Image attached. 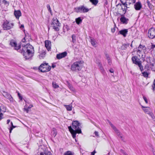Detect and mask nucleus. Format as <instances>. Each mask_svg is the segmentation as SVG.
I'll use <instances>...</instances> for the list:
<instances>
[{
    "instance_id": "1",
    "label": "nucleus",
    "mask_w": 155,
    "mask_h": 155,
    "mask_svg": "<svg viewBox=\"0 0 155 155\" xmlns=\"http://www.w3.org/2000/svg\"><path fill=\"white\" fill-rule=\"evenodd\" d=\"M72 128L71 126H69L68 128L72 137L75 138L76 133L80 134L81 133V131L80 128L81 124L77 120L73 121L72 122Z\"/></svg>"
},
{
    "instance_id": "2",
    "label": "nucleus",
    "mask_w": 155,
    "mask_h": 155,
    "mask_svg": "<svg viewBox=\"0 0 155 155\" xmlns=\"http://www.w3.org/2000/svg\"><path fill=\"white\" fill-rule=\"evenodd\" d=\"M51 25L55 31H58L59 30L61 24L57 18H54L51 21Z\"/></svg>"
},
{
    "instance_id": "3",
    "label": "nucleus",
    "mask_w": 155,
    "mask_h": 155,
    "mask_svg": "<svg viewBox=\"0 0 155 155\" xmlns=\"http://www.w3.org/2000/svg\"><path fill=\"white\" fill-rule=\"evenodd\" d=\"M29 52L31 53H34V47L30 44H27L23 46L22 49L19 50L18 52L22 53L23 51Z\"/></svg>"
},
{
    "instance_id": "4",
    "label": "nucleus",
    "mask_w": 155,
    "mask_h": 155,
    "mask_svg": "<svg viewBox=\"0 0 155 155\" xmlns=\"http://www.w3.org/2000/svg\"><path fill=\"white\" fill-rule=\"evenodd\" d=\"M51 67L48 65V63H45L41 64L39 68V70L42 72H46L50 70Z\"/></svg>"
},
{
    "instance_id": "5",
    "label": "nucleus",
    "mask_w": 155,
    "mask_h": 155,
    "mask_svg": "<svg viewBox=\"0 0 155 155\" xmlns=\"http://www.w3.org/2000/svg\"><path fill=\"white\" fill-rule=\"evenodd\" d=\"M82 62L81 61L74 62L71 66V69L72 71H79L81 69Z\"/></svg>"
},
{
    "instance_id": "6",
    "label": "nucleus",
    "mask_w": 155,
    "mask_h": 155,
    "mask_svg": "<svg viewBox=\"0 0 155 155\" xmlns=\"http://www.w3.org/2000/svg\"><path fill=\"white\" fill-rule=\"evenodd\" d=\"M111 128L115 132L117 135L120 137L122 140L124 139V137L122 134L120 133V131L117 129V128L109 120H107Z\"/></svg>"
},
{
    "instance_id": "7",
    "label": "nucleus",
    "mask_w": 155,
    "mask_h": 155,
    "mask_svg": "<svg viewBox=\"0 0 155 155\" xmlns=\"http://www.w3.org/2000/svg\"><path fill=\"white\" fill-rule=\"evenodd\" d=\"M75 12L77 13H86L87 12L89 9L84 5H81L74 8Z\"/></svg>"
},
{
    "instance_id": "8",
    "label": "nucleus",
    "mask_w": 155,
    "mask_h": 155,
    "mask_svg": "<svg viewBox=\"0 0 155 155\" xmlns=\"http://www.w3.org/2000/svg\"><path fill=\"white\" fill-rule=\"evenodd\" d=\"M14 26V24L11 23L7 21H5L3 25V28L4 30H8L12 28Z\"/></svg>"
},
{
    "instance_id": "9",
    "label": "nucleus",
    "mask_w": 155,
    "mask_h": 155,
    "mask_svg": "<svg viewBox=\"0 0 155 155\" xmlns=\"http://www.w3.org/2000/svg\"><path fill=\"white\" fill-rule=\"evenodd\" d=\"M147 35L148 37L150 39H153L155 38V29L151 28L148 32Z\"/></svg>"
},
{
    "instance_id": "10",
    "label": "nucleus",
    "mask_w": 155,
    "mask_h": 155,
    "mask_svg": "<svg viewBox=\"0 0 155 155\" xmlns=\"http://www.w3.org/2000/svg\"><path fill=\"white\" fill-rule=\"evenodd\" d=\"M147 61L150 64V67L152 70L155 71V62H151V61L150 58V57H147Z\"/></svg>"
},
{
    "instance_id": "11",
    "label": "nucleus",
    "mask_w": 155,
    "mask_h": 155,
    "mask_svg": "<svg viewBox=\"0 0 155 155\" xmlns=\"http://www.w3.org/2000/svg\"><path fill=\"white\" fill-rule=\"evenodd\" d=\"M22 53H23V55L26 59H28L31 58L33 56L34 53H31L29 52L23 51Z\"/></svg>"
},
{
    "instance_id": "12",
    "label": "nucleus",
    "mask_w": 155,
    "mask_h": 155,
    "mask_svg": "<svg viewBox=\"0 0 155 155\" xmlns=\"http://www.w3.org/2000/svg\"><path fill=\"white\" fill-rule=\"evenodd\" d=\"M142 108L144 111L145 113H147L151 116L153 115L152 113H151L150 108L149 107H145L143 106H141Z\"/></svg>"
},
{
    "instance_id": "13",
    "label": "nucleus",
    "mask_w": 155,
    "mask_h": 155,
    "mask_svg": "<svg viewBox=\"0 0 155 155\" xmlns=\"http://www.w3.org/2000/svg\"><path fill=\"white\" fill-rule=\"evenodd\" d=\"M67 55V53L66 51H64L61 53L58 54L56 55V58L58 59H60L62 58L66 57Z\"/></svg>"
},
{
    "instance_id": "14",
    "label": "nucleus",
    "mask_w": 155,
    "mask_h": 155,
    "mask_svg": "<svg viewBox=\"0 0 155 155\" xmlns=\"http://www.w3.org/2000/svg\"><path fill=\"white\" fill-rule=\"evenodd\" d=\"M10 44L12 46L14 47V48L15 50H18V51H19L20 48H21V46L18 45L17 46L16 43L13 41H11L10 43Z\"/></svg>"
},
{
    "instance_id": "15",
    "label": "nucleus",
    "mask_w": 155,
    "mask_h": 155,
    "mask_svg": "<svg viewBox=\"0 0 155 155\" xmlns=\"http://www.w3.org/2000/svg\"><path fill=\"white\" fill-rule=\"evenodd\" d=\"M121 18H120V21L123 24H127L129 20L128 19L125 17L124 15H121Z\"/></svg>"
},
{
    "instance_id": "16",
    "label": "nucleus",
    "mask_w": 155,
    "mask_h": 155,
    "mask_svg": "<svg viewBox=\"0 0 155 155\" xmlns=\"http://www.w3.org/2000/svg\"><path fill=\"white\" fill-rule=\"evenodd\" d=\"M2 94L3 96L7 99L11 101H13V98L11 96V95L5 91H3Z\"/></svg>"
},
{
    "instance_id": "17",
    "label": "nucleus",
    "mask_w": 155,
    "mask_h": 155,
    "mask_svg": "<svg viewBox=\"0 0 155 155\" xmlns=\"http://www.w3.org/2000/svg\"><path fill=\"white\" fill-rule=\"evenodd\" d=\"M45 45L48 51L51 49V42L50 41L46 40L45 41Z\"/></svg>"
},
{
    "instance_id": "18",
    "label": "nucleus",
    "mask_w": 155,
    "mask_h": 155,
    "mask_svg": "<svg viewBox=\"0 0 155 155\" xmlns=\"http://www.w3.org/2000/svg\"><path fill=\"white\" fill-rule=\"evenodd\" d=\"M127 29H124L120 31L119 32L118 34H120L123 36L124 37L126 36L128 32Z\"/></svg>"
},
{
    "instance_id": "19",
    "label": "nucleus",
    "mask_w": 155,
    "mask_h": 155,
    "mask_svg": "<svg viewBox=\"0 0 155 155\" xmlns=\"http://www.w3.org/2000/svg\"><path fill=\"white\" fill-rule=\"evenodd\" d=\"M142 6L140 2H139L136 3L134 5V8L136 10H140L142 8Z\"/></svg>"
},
{
    "instance_id": "20",
    "label": "nucleus",
    "mask_w": 155,
    "mask_h": 155,
    "mask_svg": "<svg viewBox=\"0 0 155 155\" xmlns=\"http://www.w3.org/2000/svg\"><path fill=\"white\" fill-rule=\"evenodd\" d=\"M132 60L133 63L138 65V64L140 63L141 61L139 60V59L137 58L136 56H134L132 58Z\"/></svg>"
},
{
    "instance_id": "21",
    "label": "nucleus",
    "mask_w": 155,
    "mask_h": 155,
    "mask_svg": "<svg viewBox=\"0 0 155 155\" xmlns=\"http://www.w3.org/2000/svg\"><path fill=\"white\" fill-rule=\"evenodd\" d=\"M38 155H51V153L50 151L45 150L38 153Z\"/></svg>"
},
{
    "instance_id": "22",
    "label": "nucleus",
    "mask_w": 155,
    "mask_h": 155,
    "mask_svg": "<svg viewBox=\"0 0 155 155\" xmlns=\"http://www.w3.org/2000/svg\"><path fill=\"white\" fill-rule=\"evenodd\" d=\"M14 15L16 18L18 19L19 17L21 16V13L20 10H15L14 12Z\"/></svg>"
},
{
    "instance_id": "23",
    "label": "nucleus",
    "mask_w": 155,
    "mask_h": 155,
    "mask_svg": "<svg viewBox=\"0 0 155 155\" xmlns=\"http://www.w3.org/2000/svg\"><path fill=\"white\" fill-rule=\"evenodd\" d=\"M122 4H119L117 5H120V6H122V5H123L124 6H126L127 5V3L126 2V0H120Z\"/></svg>"
},
{
    "instance_id": "24",
    "label": "nucleus",
    "mask_w": 155,
    "mask_h": 155,
    "mask_svg": "<svg viewBox=\"0 0 155 155\" xmlns=\"http://www.w3.org/2000/svg\"><path fill=\"white\" fill-rule=\"evenodd\" d=\"M127 4L130 5L131 4H133L136 2V0H126Z\"/></svg>"
},
{
    "instance_id": "25",
    "label": "nucleus",
    "mask_w": 155,
    "mask_h": 155,
    "mask_svg": "<svg viewBox=\"0 0 155 155\" xmlns=\"http://www.w3.org/2000/svg\"><path fill=\"white\" fill-rule=\"evenodd\" d=\"M63 155H75L74 153L70 151H67L65 152Z\"/></svg>"
},
{
    "instance_id": "26",
    "label": "nucleus",
    "mask_w": 155,
    "mask_h": 155,
    "mask_svg": "<svg viewBox=\"0 0 155 155\" xmlns=\"http://www.w3.org/2000/svg\"><path fill=\"white\" fill-rule=\"evenodd\" d=\"M82 19L81 18V17H78L75 19L76 22L77 24L79 25L80 24L82 21Z\"/></svg>"
},
{
    "instance_id": "27",
    "label": "nucleus",
    "mask_w": 155,
    "mask_h": 155,
    "mask_svg": "<svg viewBox=\"0 0 155 155\" xmlns=\"http://www.w3.org/2000/svg\"><path fill=\"white\" fill-rule=\"evenodd\" d=\"M92 4L95 6H96L98 2V0H89Z\"/></svg>"
},
{
    "instance_id": "28",
    "label": "nucleus",
    "mask_w": 155,
    "mask_h": 155,
    "mask_svg": "<svg viewBox=\"0 0 155 155\" xmlns=\"http://www.w3.org/2000/svg\"><path fill=\"white\" fill-rule=\"evenodd\" d=\"M6 110V107L4 106H2L0 107V110L1 112H5Z\"/></svg>"
},
{
    "instance_id": "29",
    "label": "nucleus",
    "mask_w": 155,
    "mask_h": 155,
    "mask_svg": "<svg viewBox=\"0 0 155 155\" xmlns=\"http://www.w3.org/2000/svg\"><path fill=\"white\" fill-rule=\"evenodd\" d=\"M67 110L68 111H71L72 110V105H65Z\"/></svg>"
},
{
    "instance_id": "30",
    "label": "nucleus",
    "mask_w": 155,
    "mask_h": 155,
    "mask_svg": "<svg viewBox=\"0 0 155 155\" xmlns=\"http://www.w3.org/2000/svg\"><path fill=\"white\" fill-rule=\"evenodd\" d=\"M128 5V4H127V6H124V8H123L122 6L121 7V9L124 12V14H125L127 10V8H129V7L127 6Z\"/></svg>"
},
{
    "instance_id": "31",
    "label": "nucleus",
    "mask_w": 155,
    "mask_h": 155,
    "mask_svg": "<svg viewBox=\"0 0 155 155\" xmlns=\"http://www.w3.org/2000/svg\"><path fill=\"white\" fill-rule=\"evenodd\" d=\"M72 38V42L74 43H75L76 41V36L75 35H73L71 37Z\"/></svg>"
},
{
    "instance_id": "32",
    "label": "nucleus",
    "mask_w": 155,
    "mask_h": 155,
    "mask_svg": "<svg viewBox=\"0 0 155 155\" xmlns=\"http://www.w3.org/2000/svg\"><path fill=\"white\" fill-rule=\"evenodd\" d=\"M90 41L92 45L94 46H95V45H96V41L94 39L91 38V39Z\"/></svg>"
},
{
    "instance_id": "33",
    "label": "nucleus",
    "mask_w": 155,
    "mask_h": 155,
    "mask_svg": "<svg viewBox=\"0 0 155 155\" xmlns=\"http://www.w3.org/2000/svg\"><path fill=\"white\" fill-rule=\"evenodd\" d=\"M142 74L143 76L145 78H147L149 75V74L146 71H144L142 72Z\"/></svg>"
},
{
    "instance_id": "34",
    "label": "nucleus",
    "mask_w": 155,
    "mask_h": 155,
    "mask_svg": "<svg viewBox=\"0 0 155 155\" xmlns=\"http://www.w3.org/2000/svg\"><path fill=\"white\" fill-rule=\"evenodd\" d=\"M98 66L99 67L100 69L101 70V71L103 72L104 71V70L102 66V64L100 63V62L98 63Z\"/></svg>"
},
{
    "instance_id": "35",
    "label": "nucleus",
    "mask_w": 155,
    "mask_h": 155,
    "mask_svg": "<svg viewBox=\"0 0 155 155\" xmlns=\"http://www.w3.org/2000/svg\"><path fill=\"white\" fill-rule=\"evenodd\" d=\"M138 48H141L143 50H146V48L144 45H140L138 47Z\"/></svg>"
},
{
    "instance_id": "36",
    "label": "nucleus",
    "mask_w": 155,
    "mask_h": 155,
    "mask_svg": "<svg viewBox=\"0 0 155 155\" xmlns=\"http://www.w3.org/2000/svg\"><path fill=\"white\" fill-rule=\"evenodd\" d=\"M52 132H53L52 135L54 137H55L57 134V131L55 128H53V129Z\"/></svg>"
},
{
    "instance_id": "37",
    "label": "nucleus",
    "mask_w": 155,
    "mask_h": 155,
    "mask_svg": "<svg viewBox=\"0 0 155 155\" xmlns=\"http://www.w3.org/2000/svg\"><path fill=\"white\" fill-rule=\"evenodd\" d=\"M140 68V69L141 71H142L143 70V67L141 64V62H140V63L138 64L137 65Z\"/></svg>"
},
{
    "instance_id": "38",
    "label": "nucleus",
    "mask_w": 155,
    "mask_h": 155,
    "mask_svg": "<svg viewBox=\"0 0 155 155\" xmlns=\"http://www.w3.org/2000/svg\"><path fill=\"white\" fill-rule=\"evenodd\" d=\"M52 85L53 87L55 88H58L59 87V86L57 85L55 82H53L52 83Z\"/></svg>"
},
{
    "instance_id": "39",
    "label": "nucleus",
    "mask_w": 155,
    "mask_h": 155,
    "mask_svg": "<svg viewBox=\"0 0 155 155\" xmlns=\"http://www.w3.org/2000/svg\"><path fill=\"white\" fill-rule=\"evenodd\" d=\"M130 44L128 43L127 44H124L123 45V46L124 47V49H125L127 48V47H128L129 46Z\"/></svg>"
},
{
    "instance_id": "40",
    "label": "nucleus",
    "mask_w": 155,
    "mask_h": 155,
    "mask_svg": "<svg viewBox=\"0 0 155 155\" xmlns=\"http://www.w3.org/2000/svg\"><path fill=\"white\" fill-rule=\"evenodd\" d=\"M47 8L48 9V10L51 13V10L50 8V6L49 4H48L47 5Z\"/></svg>"
},
{
    "instance_id": "41",
    "label": "nucleus",
    "mask_w": 155,
    "mask_h": 155,
    "mask_svg": "<svg viewBox=\"0 0 155 155\" xmlns=\"http://www.w3.org/2000/svg\"><path fill=\"white\" fill-rule=\"evenodd\" d=\"M143 98L144 99V100L145 101V103L147 104H148V100H147V97H145V96H143Z\"/></svg>"
},
{
    "instance_id": "42",
    "label": "nucleus",
    "mask_w": 155,
    "mask_h": 155,
    "mask_svg": "<svg viewBox=\"0 0 155 155\" xmlns=\"http://www.w3.org/2000/svg\"><path fill=\"white\" fill-rule=\"evenodd\" d=\"M107 60L108 61V62L109 64L110 65H111V64H112V62H111L110 58L109 59V60H108V59H107Z\"/></svg>"
},
{
    "instance_id": "43",
    "label": "nucleus",
    "mask_w": 155,
    "mask_h": 155,
    "mask_svg": "<svg viewBox=\"0 0 155 155\" xmlns=\"http://www.w3.org/2000/svg\"><path fill=\"white\" fill-rule=\"evenodd\" d=\"M155 48V45L152 44L150 46V50H152L154 48Z\"/></svg>"
},
{
    "instance_id": "44",
    "label": "nucleus",
    "mask_w": 155,
    "mask_h": 155,
    "mask_svg": "<svg viewBox=\"0 0 155 155\" xmlns=\"http://www.w3.org/2000/svg\"><path fill=\"white\" fill-rule=\"evenodd\" d=\"M94 134H95V136L97 137H99V134L96 131H95Z\"/></svg>"
},
{
    "instance_id": "45",
    "label": "nucleus",
    "mask_w": 155,
    "mask_h": 155,
    "mask_svg": "<svg viewBox=\"0 0 155 155\" xmlns=\"http://www.w3.org/2000/svg\"><path fill=\"white\" fill-rule=\"evenodd\" d=\"M141 51V48H138V49L137 50V54H140Z\"/></svg>"
},
{
    "instance_id": "46",
    "label": "nucleus",
    "mask_w": 155,
    "mask_h": 155,
    "mask_svg": "<svg viewBox=\"0 0 155 155\" xmlns=\"http://www.w3.org/2000/svg\"><path fill=\"white\" fill-rule=\"evenodd\" d=\"M18 94L19 99H20V100H22V96L19 93H18Z\"/></svg>"
},
{
    "instance_id": "47",
    "label": "nucleus",
    "mask_w": 155,
    "mask_h": 155,
    "mask_svg": "<svg viewBox=\"0 0 155 155\" xmlns=\"http://www.w3.org/2000/svg\"><path fill=\"white\" fill-rule=\"evenodd\" d=\"M149 65L148 64H146L145 65L144 68L146 69L147 70H148L149 69Z\"/></svg>"
},
{
    "instance_id": "48",
    "label": "nucleus",
    "mask_w": 155,
    "mask_h": 155,
    "mask_svg": "<svg viewBox=\"0 0 155 155\" xmlns=\"http://www.w3.org/2000/svg\"><path fill=\"white\" fill-rule=\"evenodd\" d=\"M153 85V90L155 91V79L154 81Z\"/></svg>"
},
{
    "instance_id": "49",
    "label": "nucleus",
    "mask_w": 155,
    "mask_h": 155,
    "mask_svg": "<svg viewBox=\"0 0 155 155\" xmlns=\"http://www.w3.org/2000/svg\"><path fill=\"white\" fill-rule=\"evenodd\" d=\"M70 89L72 91H74V88H73L71 86H70Z\"/></svg>"
},
{
    "instance_id": "50",
    "label": "nucleus",
    "mask_w": 155,
    "mask_h": 155,
    "mask_svg": "<svg viewBox=\"0 0 155 155\" xmlns=\"http://www.w3.org/2000/svg\"><path fill=\"white\" fill-rule=\"evenodd\" d=\"M26 107V105L25 106V108H24V109L26 111L27 113H28L29 111V108H28V107Z\"/></svg>"
},
{
    "instance_id": "51",
    "label": "nucleus",
    "mask_w": 155,
    "mask_h": 155,
    "mask_svg": "<svg viewBox=\"0 0 155 155\" xmlns=\"http://www.w3.org/2000/svg\"><path fill=\"white\" fill-rule=\"evenodd\" d=\"M3 116V114L2 113H1L0 114V120H1L2 118V116Z\"/></svg>"
},
{
    "instance_id": "52",
    "label": "nucleus",
    "mask_w": 155,
    "mask_h": 155,
    "mask_svg": "<svg viewBox=\"0 0 155 155\" xmlns=\"http://www.w3.org/2000/svg\"><path fill=\"white\" fill-rule=\"evenodd\" d=\"M105 56L106 58L107 59H108L110 58L109 55L107 54H106Z\"/></svg>"
},
{
    "instance_id": "53",
    "label": "nucleus",
    "mask_w": 155,
    "mask_h": 155,
    "mask_svg": "<svg viewBox=\"0 0 155 155\" xmlns=\"http://www.w3.org/2000/svg\"><path fill=\"white\" fill-rule=\"evenodd\" d=\"M115 28H112L111 30V32L112 33H114L115 31Z\"/></svg>"
},
{
    "instance_id": "54",
    "label": "nucleus",
    "mask_w": 155,
    "mask_h": 155,
    "mask_svg": "<svg viewBox=\"0 0 155 155\" xmlns=\"http://www.w3.org/2000/svg\"><path fill=\"white\" fill-rule=\"evenodd\" d=\"M109 71L111 73H113L114 72V71L113 69H111L109 70Z\"/></svg>"
},
{
    "instance_id": "55",
    "label": "nucleus",
    "mask_w": 155,
    "mask_h": 155,
    "mask_svg": "<svg viewBox=\"0 0 155 155\" xmlns=\"http://www.w3.org/2000/svg\"><path fill=\"white\" fill-rule=\"evenodd\" d=\"M25 38H24L22 40V42L23 43L25 42Z\"/></svg>"
},
{
    "instance_id": "56",
    "label": "nucleus",
    "mask_w": 155,
    "mask_h": 155,
    "mask_svg": "<svg viewBox=\"0 0 155 155\" xmlns=\"http://www.w3.org/2000/svg\"><path fill=\"white\" fill-rule=\"evenodd\" d=\"M33 105H30L28 107V108H29V109H30L31 108V107H33Z\"/></svg>"
},
{
    "instance_id": "57",
    "label": "nucleus",
    "mask_w": 155,
    "mask_h": 155,
    "mask_svg": "<svg viewBox=\"0 0 155 155\" xmlns=\"http://www.w3.org/2000/svg\"><path fill=\"white\" fill-rule=\"evenodd\" d=\"M11 124L12 126V127H12L13 129V128H15V126L13 125V123H12V122H11Z\"/></svg>"
},
{
    "instance_id": "58",
    "label": "nucleus",
    "mask_w": 155,
    "mask_h": 155,
    "mask_svg": "<svg viewBox=\"0 0 155 155\" xmlns=\"http://www.w3.org/2000/svg\"><path fill=\"white\" fill-rule=\"evenodd\" d=\"M10 120H9V119L8 120H7V124H8L10 122Z\"/></svg>"
},
{
    "instance_id": "59",
    "label": "nucleus",
    "mask_w": 155,
    "mask_h": 155,
    "mask_svg": "<svg viewBox=\"0 0 155 155\" xmlns=\"http://www.w3.org/2000/svg\"><path fill=\"white\" fill-rule=\"evenodd\" d=\"M12 129H13L12 127L10 128V133H11V132L12 130Z\"/></svg>"
},
{
    "instance_id": "60",
    "label": "nucleus",
    "mask_w": 155,
    "mask_h": 155,
    "mask_svg": "<svg viewBox=\"0 0 155 155\" xmlns=\"http://www.w3.org/2000/svg\"><path fill=\"white\" fill-rule=\"evenodd\" d=\"M56 66L55 65H54L53 64L52 65V67L53 68H55V67Z\"/></svg>"
},
{
    "instance_id": "61",
    "label": "nucleus",
    "mask_w": 155,
    "mask_h": 155,
    "mask_svg": "<svg viewBox=\"0 0 155 155\" xmlns=\"http://www.w3.org/2000/svg\"><path fill=\"white\" fill-rule=\"evenodd\" d=\"M24 28V25H21L20 28Z\"/></svg>"
},
{
    "instance_id": "62",
    "label": "nucleus",
    "mask_w": 155,
    "mask_h": 155,
    "mask_svg": "<svg viewBox=\"0 0 155 155\" xmlns=\"http://www.w3.org/2000/svg\"><path fill=\"white\" fill-rule=\"evenodd\" d=\"M147 2L148 3V5H149V4H150V3L149 1H147Z\"/></svg>"
},
{
    "instance_id": "63",
    "label": "nucleus",
    "mask_w": 155,
    "mask_h": 155,
    "mask_svg": "<svg viewBox=\"0 0 155 155\" xmlns=\"http://www.w3.org/2000/svg\"><path fill=\"white\" fill-rule=\"evenodd\" d=\"M93 153H94V154L96 153L95 151L94 150L93 152H92Z\"/></svg>"
},
{
    "instance_id": "64",
    "label": "nucleus",
    "mask_w": 155,
    "mask_h": 155,
    "mask_svg": "<svg viewBox=\"0 0 155 155\" xmlns=\"http://www.w3.org/2000/svg\"><path fill=\"white\" fill-rule=\"evenodd\" d=\"M91 155H94V153L91 152Z\"/></svg>"
}]
</instances>
